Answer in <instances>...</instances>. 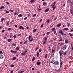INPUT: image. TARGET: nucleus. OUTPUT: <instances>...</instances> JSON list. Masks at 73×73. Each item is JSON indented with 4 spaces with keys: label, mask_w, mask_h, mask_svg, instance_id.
<instances>
[{
    "label": "nucleus",
    "mask_w": 73,
    "mask_h": 73,
    "mask_svg": "<svg viewBox=\"0 0 73 73\" xmlns=\"http://www.w3.org/2000/svg\"><path fill=\"white\" fill-rule=\"evenodd\" d=\"M62 59H60V68H61L62 67V64H63V63H62Z\"/></svg>",
    "instance_id": "nucleus-1"
},
{
    "label": "nucleus",
    "mask_w": 73,
    "mask_h": 73,
    "mask_svg": "<svg viewBox=\"0 0 73 73\" xmlns=\"http://www.w3.org/2000/svg\"><path fill=\"white\" fill-rule=\"evenodd\" d=\"M27 52H28V50H25L24 51V53L22 52L21 54L25 56V54H26V53H27Z\"/></svg>",
    "instance_id": "nucleus-2"
},
{
    "label": "nucleus",
    "mask_w": 73,
    "mask_h": 73,
    "mask_svg": "<svg viewBox=\"0 0 73 73\" xmlns=\"http://www.w3.org/2000/svg\"><path fill=\"white\" fill-rule=\"evenodd\" d=\"M54 65H57V66L58 65H59V62L58 61H55Z\"/></svg>",
    "instance_id": "nucleus-3"
},
{
    "label": "nucleus",
    "mask_w": 73,
    "mask_h": 73,
    "mask_svg": "<svg viewBox=\"0 0 73 73\" xmlns=\"http://www.w3.org/2000/svg\"><path fill=\"white\" fill-rule=\"evenodd\" d=\"M59 32L60 33L61 35H64V33H63L62 30H59Z\"/></svg>",
    "instance_id": "nucleus-4"
},
{
    "label": "nucleus",
    "mask_w": 73,
    "mask_h": 73,
    "mask_svg": "<svg viewBox=\"0 0 73 73\" xmlns=\"http://www.w3.org/2000/svg\"><path fill=\"white\" fill-rule=\"evenodd\" d=\"M19 29H21L22 30H24V28L22 26H21L19 28Z\"/></svg>",
    "instance_id": "nucleus-5"
},
{
    "label": "nucleus",
    "mask_w": 73,
    "mask_h": 73,
    "mask_svg": "<svg viewBox=\"0 0 73 73\" xmlns=\"http://www.w3.org/2000/svg\"><path fill=\"white\" fill-rule=\"evenodd\" d=\"M67 46H66V45H64V46L62 48V49L63 50H65V49H66V47Z\"/></svg>",
    "instance_id": "nucleus-6"
},
{
    "label": "nucleus",
    "mask_w": 73,
    "mask_h": 73,
    "mask_svg": "<svg viewBox=\"0 0 73 73\" xmlns=\"http://www.w3.org/2000/svg\"><path fill=\"white\" fill-rule=\"evenodd\" d=\"M55 50H56V48L54 47L52 50V52L54 53L55 52Z\"/></svg>",
    "instance_id": "nucleus-7"
},
{
    "label": "nucleus",
    "mask_w": 73,
    "mask_h": 73,
    "mask_svg": "<svg viewBox=\"0 0 73 73\" xmlns=\"http://www.w3.org/2000/svg\"><path fill=\"white\" fill-rule=\"evenodd\" d=\"M70 13L71 14V15H73V9H71L70 10Z\"/></svg>",
    "instance_id": "nucleus-8"
},
{
    "label": "nucleus",
    "mask_w": 73,
    "mask_h": 73,
    "mask_svg": "<svg viewBox=\"0 0 73 73\" xmlns=\"http://www.w3.org/2000/svg\"><path fill=\"white\" fill-rule=\"evenodd\" d=\"M52 7V10H54V9H56V6H51Z\"/></svg>",
    "instance_id": "nucleus-9"
},
{
    "label": "nucleus",
    "mask_w": 73,
    "mask_h": 73,
    "mask_svg": "<svg viewBox=\"0 0 73 73\" xmlns=\"http://www.w3.org/2000/svg\"><path fill=\"white\" fill-rule=\"evenodd\" d=\"M56 3V2H54L53 3H53H52L51 4V6H55V5Z\"/></svg>",
    "instance_id": "nucleus-10"
},
{
    "label": "nucleus",
    "mask_w": 73,
    "mask_h": 73,
    "mask_svg": "<svg viewBox=\"0 0 73 73\" xmlns=\"http://www.w3.org/2000/svg\"><path fill=\"white\" fill-rule=\"evenodd\" d=\"M0 58H1V59L2 58H4V56L3 55H0Z\"/></svg>",
    "instance_id": "nucleus-11"
},
{
    "label": "nucleus",
    "mask_w": 73,
    "mask_h": 73,
    "mask_svg": "<svg viewBox=\"0 0 73 73\" xmlns=\"http://www.w3.org/2000/svg\"><path fill=\"white\" fill-rule=\"evenodd\" d=\"M50 64H51V63H52V64H53L54 65L55 62L54 60H52V61H51V62H50Z\"/></svg>",
    "instance_id": "nucleus-12"
},
{
    "label": "nucleus",
    "mask_w": 73,
    "mask_h": 73,
    "mask_svg": "<svg viewBox=\"0 0 73 73\" xmlns=\"http://www.w3.org/2000/svg\"><path fill=\"white\" fill-rule=\"evenodd\" d=\"M61 25V23H59L57 25V27H59Z\"/></svg>",
    "instance_id": "nucleus-13"
},
{
    "label": "nucleus",
    "mask_w": 73,
    "mask_h": 73,
    "mask_svg": "<svg viewBox=\"0 0 73 73\" xmlns=\"http://www.w3.org/2000/svg\"><path fill=\"white\" fill-rule=\"evenodd\" d=\"M11 40H12V39H10V38L8 39H7V41L8 42H9L11 41Z\"/></svg>",
    "instance_id": "nucleus-14"
},
{
    "label": "nucleus",
    "mask_w": 73,
    "mask_h": 73,
    "mask_svg": "<svg viewBox=\"0 0 73 73\" xmlns=\"http://www.w3.org/2000/svg\"><path fill=\"white\" fill-rule=\"evenodd\" d=\"M68 28H65L63 29V31H68Z\"/></svg>",
    "instance_id": "nucleus-15"
},
{
    "label": "nucleus",
    "mask_w": 73,
    "mask_h": 73,
    "mask_svg": "<svg viewBox=\"0 0 73 73\" xmlns=\"http://www.w3.org/2000/svg\"><path fill=\"white\" fill-rule=\"evenodd\" d=\"M3 9H4V8H5V7L4 6H1L0 8V9H3Z\"/></svg>",
    "instance_id": "nucleus-16"
},
{
    "label": "nucleus",
    "mask_w": 73,
    "mask_h": 73,
    "mask_svg": "<svg viewBox=\"0 0 73 73\" xmlns=\"http://www.w3.org/2000/svg\"><path fill=\"white\" fill-rule=\"evenodd\" d=\"M16 49H17V50H19L20 49V47H19V46H17L16 48Z\"/></svg>",
    "instance_id": "nucleus-17"
},
{
    "label": "nucleus",
    "mask_w": 73,
    "mask_h": 73,
    "mask_svg": "<svg viewBox=\"0 0 73 73\" xmlns=\"http://www.w3.org/2000/svg\"><path fill=\"white\" fill-rule=\"evenodd\" d=\"M37 65H40L41 64V62H37L36 63Z\"/></svg>",
    "instance_id": "nucleus-18"
},
{
    "label": "nucleus",
    "mask_w": 73,
    "mask_h": 73,
    "mask_svg": "<svg viewBox=\"0 0 73 73\" xmlns=\"http://www.w3.org/2000/svg\"><path fill=\"white\" fill-rule=\"evenodd\" d=\"M42 50V49L40 48L39 49V52H41V51Z\"/></svg>",
    "instance_id": "nucleus-19"
},
{
    "label": "nucleus",
    "mask_w": 73,
    "mask_h": 73,
    "mask_svg": "<svg viewBox=\"0 0 73 73\" xmlns=\"http://www.w3.org/2000/svg\"><path fill=\"white\" fill-rule=\"evenodd\" d=\"M43 5L44 6L45 5H46V2H43Z\"/></svg>",
    "instance_id": "nucleus-20"
},
{
    "label": "nucleus",
    "mask_w": 73,
    "mask_h": 73,
    "mask_svg": "<svg viewBox=\"0 0 73 73\" xmlns=\"http://www.w3.org/2000/svg\"><path fill=\"white\" fill-rule=\"evenodd\" d=\"M22 17V14H21L18 15V17Z\"/></svg>",
    "instance_id": "nucleus-21"
},
{
    "label": "nucleus",
    "mask_w": 73,
    "mask_h": 73,
    "mask_svg": "<svg viewBox=\"0 0 73 73\" xmlns=\"http://www.w3.org/2000/svg\"><path fill=\"white\" fill-rule=\"evenodd\" d=\"M1 22H3L4 20V18H2V19H1Z\"/></svg>",
    "instance_id": "nucleus-22"
},
{
    "label": "nucleus",
    "mask_w": 73,
    "mask_h": 73,
    "mask_svg": "<svg viewBox=\"0 0 73 73\" xmlns=\"http://www.w3.org/2000/svg\"><path fill=\"white\" fill-rule=\"evenodd\" d=\"M49 10V8H48L47 9H46L45 10V12H48Z\"/></svg>",
    "instance_id": "nucleus-23"
},
{
    "label": "nucleus",
    "mask_w": 73,
    "mask_h": 73,
    "mask_svg": "<svg viewBox=\"0 0 73 73\" xmlns=\"http://www.w3.org/2000/svg\"><path fill=\"white\" fill-rule=\"evenodd\" d=\"M46 41H47V40H44L43 43V45H45V43H46Z\"/></svg>",
    "instance_id": "nucleus-24"
},
{
    "label": "nucleus",
    "mask_w": 73,
    "mask_h": 73,
    "mask_svg": "<svg viewBox=\"0 0 73 73\" xmlns=\"http://www.w3.org/2000/svg\"><path fill=\"white\" fill-rule=\"evenodd\" d=\"M47 56H48V54H47L46 55H45V58H47Z\"/></svg>",
    "instance_id": "nucleus-25"
},
{
    "label": "nucleus",
    "mask_w": 73,
    "mask_h": 73,
    "mask_svg": "<svg viewBox=\"0 0 73 73\" xmlns=\"http://www.w3.org/2000/svg\"><path fill=\"white\" fill-rule=\"evenodd\" d=\"M36 31H37V29H35L33 30V32L35 33L36 32Z\"/></svg>",
    "instance_id": "nucleus-26"
},
{
    "label": "nucleus",
    "mask_w": 73,
    "mask_h": 73,
    "mask_svg": "<svg viewBox=\"0 0 73 73\" xmlns=\"http://www.w3.org/2000/svg\"><path fill=\"white\" fill-rule=\"evenodd\" d=\"M25 72V70L21 71V72H19V73H23V72Z\"/></svg>",
    "instance_id": "nucleus-27"
},
{
    "label": "nucleus",
    "mask_w": 73,
    "mask_h": 73,
    "mask_svg": "<svg viewBox=\"0 0 73 73\" xmlns=\"http://www.w3.org/2000/svg\"><path fill=\"white\" fill-rule=\"evenodd\" d=\"M68 40H65V43H66V44H68Z\"/></svg>",
    "instance_id": "nucleus-28"
},
{
    "label": "nucleus",
    "mask_w": 73,
    "mask_h": 73,
    "mask_svg": "<svg viewBox=\"0 0 73 73\" xmlns=\"http://www.w3.org/2000/svg\"><path fill=\"white\" fill-rule=\"evenodd\" d=\"M69 34L70 36L71 37L73 36V34H71L70 33H69Z\"/></svg>",
    "instance_id": "nucleus-29"
},
{
    "label": "nucleus",
    "mask_w": 73,
    "mask_h": 73,
    "mask_svg": "<svg viewBox=\"0 0 73 73\" xmlns=\"http://www.w3.org/2000/svg\"><path fill=\"white\" fill-rule=\"evenodd\" d=\"M6 25L7 26H8L9 25V21H7L6 23Z\"/></svg>",
    "instance_id": "nucleus-30"
},
{
    "label": "nucleus",
    "mask_w": 73,
    "mask_h": 73,
    "mask_svg": "<svg viewBox=\"0 0 73 73\" xmlns=\"http://www.w3.org/2000/svg\"><path fill=\"white\" fill-rule=\"evenodd\" d=\"M31 39L29 40V41H31V42H32V41H33V38H32V37L31 38Z\"/></svg>",
    "instance_id": "nucleus-31"
},
{
    "label": "nucleus",
    "mask_w": 73,
    "mask_h": 73,
    "mask_svg": "<svg viewBox=\"0 0 73 73\" xmlns=\"http://www.w3.org/2000/svg\"><path fill=\"white\" fill-rule=\"evenodd\" d=\"M51 31H55V28H53L52 29H51Z\"/></svg>",
    "instance_id": "nucleus-32"
},
{
    "label": "nucleus",
    "mask_w": 73,
    "mask_h": 73,
    "mask_svg": "<svg viewBox=\"0 0 73 73\" xmlns=\"http://www.w3.org/2000/svg\"><path fill=\"white\" fill-rule=\"evenodd\" d=\"M43 26H44V23H43L42 24V25L40 26V27L41 28H43Z\"/></svg>",
    "instance_id": "nucleus-33"
},
{
    "label": "nucleus",
    "mask_w": 73,
    "mask_h": 73,
    "mask_svg": "<svg viewBox=\"0 0 73 73\" xmlns=\"http://www.w3.org/2000/svg\"><path fill=\"white\" fill-rule=\"evenodd\" d=\"M16 57H14L13 58V60H16Z\"/></svg>",
    "instance_id": "nucleus-34"
},
{
    "label": "nucleus",
    "mask_w": 73,
    "mask_h": 73,
    "mask_svg": "<svg viewBox=\"0 0 73 73\" xmlns=\"http://www.w3.org/2000/svg\"><path fill=\"white\" fill-rule=\"evenodd\" d=\"M47 22L48 23H49V22H50V20L49 19H48L47 21Z\"/></svg>",
    "instance_id": "nucleus-35"
},
{
    "label": "nucleus",
    "mask_w": 73,
    "mask_h": 73,
    "mask_svg": "<svg viewBox=\"0 0 73 73\" xmlns=\"http://www.w3.org/2000/svg\"><path fill=\"white\" fill-rule=\"evenodd\" d=\"M35 60V57H33V58L32 59V61H34Z\"/></svg>",
    "instance_id": "nucleus-36"
},
{
    "label": "nucleus",
    "mask_w": 73,
    "mask_h": 73,
    "mask_svg": "<svg viewBox=\"0 0 73 73\" xmlns=\"http://www.w3.org/2000/svg\"><path fill=\"white\" fill-rule=\"evenodd\" d=\"M9 11H10L11 12H14L13 10H12L11 9H10Z\"/></svg>",
    "instance_id": "nucleus-37"
},
{
    "label": "nucleus",
    "mask_w": 73,
    "mask_h": 73,
    "mask_svg": "<svg viewBox=\"0 0 73 73\" xmlns=\"http://www.w3.org/2000/svg\"><path fill=\"white\" fill-rule=\"evenodd\" d=\"M48 39V38L47 37H44V40L47 41L46 40Z\"/></svg>",
    "instance_id": "nucleus-38"
},
{
    "label": "nucleus",
    "mask_w": 73,
    "mask_h": 73,
    "mask_svg": "<svg viewBox=\"0 0 73 73\" xmlns=\"http://www.w3.org/2000/svg\"><path fill=\"white\" fill-rule=\"evenodd\" d=\"M6 13H9V11H8L7 10V11H6Z\"/></svg>",
    "instance_id": "nucleus-39"
},
{
    "label": "nucleus",
    "mask_w": 73,
    "mask_h": 73,
    "mask_svg": "<svg viewBox=\"0 0 73 73\" xmlns=\"http://www.w3.org/2000/svg\"><path fill=\"white\" fill-rule=\"evenodd\" d=\"M35 1V0H31L30 2L31 3H33Z\"/></svg>",
    "instance_id": "nucleus-40"
},
{
    "label": "nucleus",
    "mask_w": 73,
    "mask_h": 73,
    "mask_svg": "<svg viewBox=\"0 0 73 73\" xmlns=\"http://www.w3.org/2000/svg\"><path fill=\"white\" fill-rule=\"evenodd\" d=\"M13 37H14V38H16V35H14Z\"/></svg>",
    "instance_id": "nucleus-41"
},
{
    "label": "nucleus",
    "mask_w": 73,
    "mask_h": 73,
    "mask_svg": "<svg viewBox=\"0 0 73 73\" xmlns=\"http://www.w3.org/2000/svg\"><path fill=\"white\" fill-rule=\"evenodd\" d=\"M39 55V52H37V57H38Z\"/></svg>",
    "instance_id": "nucleus-42"
},
{
    "label": "nucleus",
    "mask_w": 73,
    "mask_h": 73,
    "mask_svg": "<svg viewBox=\"0 0 73 73\" xmlns=\"http://www.w3.org/2000/svg\"><path fill=\"white\" fill-rule=\"evenodd\" d=\"M21 34H19L17 36L18 37H19V36L21 37Z\"/></svg>",
    "instance_id": "nucleus-43"
},
{
    "label": "nucleus",
    "mask_w": 73,
    "mask_h": 73,
    "mask_svg": "<svg viewBox=\"0 0 73 73\" xmlns=\"http://www.w3.org/2000/svg\"><path fill=\"white\" fill-rule=\"evenodd\" d=\"M27 17H26L24 18V19L25 20H27Z\"/></svg>",
    "instance_id": "nucleus-44"
},
{
    "label": "nucleus",
    "mask_w": 73,
    "mask_h": 73,
    "mask_svg": "<svg viewBox=\"0 0 73 73\" xmlns=\"http://www.w3.org/2000/svg\"><path fill=\"white\" fill-rule=\"evenodd\" d=\"M8 31H11V28H9L8 29Z\"/></svg>",
    "instance_id": "nucleus-45"
},
{
    "label": "nucleus",
    "mask_w": 73,
    "mask_h": 73,
    "mask_svg": "<svg viewBox=\"0 0 73 73\" xmlns=\"http://www.w3.org/2000/svg\"><path fill=\"white\" fill-rule=\"evenodd\" d=\"M67 53V52L66 51H65V52L64 54V55H66V54Z\"/></svg>",
    "instance_id": "nucleus-46"
},
{
    "label": "nucleus",
    "mask_w": 73,
    "mask_h": 73,
    "mask_svg": "<svg viewBox=\"0 0 73 73\" xmlns=\"http://www.w3.org/2000/svg\"><path fill=\"white\" fill-rule=\"evenodd\" d=\"M26 42H27V40L25 41L24 42V44H26Z\"/></svg>",
    "instance_id": "nucleus-47"
},
{
    "label": "nucleus",
    "mask_w": 73,
    "mask_h": 73,
    "mask_svg": "<svg viewBox=\"0 0 73 73\" xmlns=\"http://www.w3.org/2000/svg\"><path fill=\"white\" fill-rule=\"evenodd\" d=\"M71 6H72L73 5V3L72 2H70Z\"/></svg>",
    "instance_id": "nucleus-48"
},
{
    "label": "nucleus",
    "mask_w": 73,
    "mask_h": 73,
    "mask_svg": "<svg viewBox=\"0 0 73 73\" xmlns=\"http://www.w3.org/2000/svg\"><path fill=\"white\" fill-rule=\"evenodd\" d=\"M11 66V68H13V67H14V65H13V64H12Z\"/></svg>",
    "instance_id": "nucleus-49"
},
{
    "label": "nucleus",
    "mask_w": 73,
    "mask_h": 73,
    "mask_svg": "<svg viewBox=\"0 0 73 73\" xmlns=\"http://www.w3.org/2000/svg\"><path fill=\"white\" fill-rule=\"evenodd\" d=\"M64 19H65V20H68V18L66 17L64 18Z\"/></svg>",
    "instance_id": "nucleus-50"
},
{
    "label": "nucleus",
    "mask_w": 73,
    "mask_h": 73,
    "mask_svg": "<svg viewBox=\"0 0 73 73\" xmlns=\"http://www.w3.org/2000/svg\"><path fill=\"white\" fill-rule=\"evenodd\" d=\"M31 36H29V40H30L31 39Z\"/></svg>",
    "instance_id": "nucleus-51"
},
{
    "label": "nucleus",
    "mask_w": 73,
    "mask_h": 73,
    "mask_svg": "<svg viewBox=\"0 0 73 73\" xmlns=\"http://www.w3.org/2000/svg\"><path fill=\"white\" fill-rule=\"evenodd\" d=\"M59 41H62V39H61L58 40Z\"/></svg>",
    "instance_id": "nucleus-52"
},
{
    "label": "nucleus",
    "mask_w": 73,
    "mask_h": 73,
    "mask_svg": "<svg viewBox=\"0 0 73 73\" xmlns=\"http://www.w3.org/2000/svg\"><path fill=\"white\" fill-rule=\"evenodd\" d=\"M48 50H51V48H50V46H49V47H48Z\"/></svg>",
    "instance_id": "nucleus-53"
},
{
    "label": "nucleus",
    "mask_w": 73,
    "mask_h": 73,
    "mask_svg": "<svg viewBox=\"0 0 73 73\" xmlns=\"http://www.w3.org/2000/svg\"><path fill=\"white\" fill-rule=\"evenodd\" d=\"M57 17H56V18H55L53 19L54 20H56L57 19Z\"/></svg>",
    "instance_id": "nucleus-54"
},
{
    "label": "nucleus",
    "mask_w": 73,
    "mask_h": 73,
    "mask_svg": "<svg viewBox=\"0 0 73 73\" xmlns=\"http://www.w3.org/2000/svg\"><path fill=\"white\" fill-rule=\"evenodd\" d=\"M11 52H12V53H14V51H13V50H11Z\"/></svg>",
    "instance_id": "nucleus-55"
},
{
    "label": "nucleus",
    "mask_w": 73,
    "mask_h": 73,
    "mask_svg": "<svg viewBox=\"0 0 73 73\" xmlns=\"http://www.w3.org/2000/svg\"><path fill=\"white\" fill-rule=\"evenodd\" d=\"M42 19H41L40 20V23H41V21H42Z\"/></svg>",
    "instance_id": "nucleus-56"
},
{
    "label": "nucleus",
    "mask_w": 73,
    "mask_h": 73,
    "mask_svg": "<svg viewBox=\"0 0 73 73\" xmlns=\"http://www.w3.org/2000/svg\"><path fill=\"white\" fill-rule=\"evenodd\" d=\"M59 53H60V56H62V53H61L60 52H59Z\"/></svg>",
    "instance_id": "nucleus-57"
},
{
    "label": "nucleus",
    "mask_w": 73,
    "mask_h": 73,
    "mask_svg": "<svg viewBox=\"0 0 73 73\" xmlns=\"http://www.w3.org/2000/svg\"><path fill=\"white\" fill-rule=\"evenodd\" d=\"M12 45H13V46H16V44H12Z\"/></svg>",
    "instance_id": "nucleus-58"
},
{
    "label": "nucleus",
    "mask_w": 73,
    "mask_h": 73,
    "mask_svg": "<svg viewBox=\"0 0 73 73\" xmlns=\"http://www.w3.org/2000/svg\"><path fill=\"white\" fill-rule=\"evenodd\" d=\"M70 24H69V23H68V24L67 27H70Z\"/></svg>",
    "instance_id": "nucleus-59"
},
{
    "label": "nucleus",
    "mask_w": 73,
    "mask_h": 73,
    "mask_svg": "<svg viewBox=\"0 0 73 73\" xmlns=\"http://www.w3.org/2000/svg\"><path fill=\"white\" fill-rule=\"evenodd\" d=\"M50 33V32H49L47 33H46L47 35H48L49 34V33Z\"/></svg>",
    "instance_id": "nucleus-60"
},
{
    "label": "nucleus",
    "mask_w": 73,
    "mask_h": 73,
    "mask_svg": "<svg viewBox=\"0 0 73 73\" xmlns=\"http://www.w3.org/2000/svg\"><path fill=\"white\" fill-rule=\"evenodd\" d=\"M36 16V14H34L33 15V17H35V16Z\"/></svg>",
    "instance_id": "nucleus-61"
},
{
    "label": "nucleus",
    "mask_w": 73,
    "mask_h": 73,
    "mask_svg": "<svg viewBox=\"0 0 73 73\" xmlns=\"http://www.w3.org/2000/svg\"><path fill=\"white\" fill-rule=\"evenodd\" d=\"M54 34H55L56 33V31H54Z\"/></svg>",
    "instance_id": "nucleus-62"
},
{
    "label": "nucleus",
    "mask_w": 73,
    "mask_h": 73,
    "mask_svg": "<svg viewBox=\"0 0 73 73\" xmlns=\"http://www.w3.org/2000/svg\"><path fill=\"white\" fill-rule=\"evenodd\" d=\"M37 9L38 11H40V10H41V9Z\"/></svg>",
    "instance_id": "nucleus-63"
},
{
    "label": "nucleus",
    "mask_w": 73,
    "mask_h": 73,
    "mask_svg": "<svg viewBox=\"0 0 73 73\" xmlns=\"http://www.w3.org/2000/svg\"><path fill=\"white\" fill-rule=\"evenodd\" d=\"M14 53L15 54L16 53H17V50L15 51H14Z\"/></svg>",
    "instance_id": "nucleus-64"
}]
</instances>
